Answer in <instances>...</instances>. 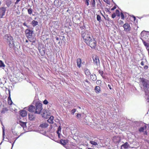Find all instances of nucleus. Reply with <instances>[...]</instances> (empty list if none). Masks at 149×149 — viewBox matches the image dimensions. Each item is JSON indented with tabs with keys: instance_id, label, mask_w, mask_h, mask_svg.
<instances>
[{
	"instance_id": "nucleus-1",
	"label": "nucleus",
	"mask_w": 149,
	"mask_h": 149,
	"mask_svg": "<svg viewBox=\"0 0 149 149\" xmlns=\"http://www.w3.org/2000/svg\"><path fill=\"white\" fill-rule=\"evenodd\" d=\"M81 36L86 44L91 48L95 47L96 42L95 39L88 34V33L83 31L81 32Z\"/></svg>"
},
{
	"instance_id": "nucleus-2",
	"label": "nucleus",
	"mask_w": 149,
	"mask_h": 149,
	"mask_svg": "<svg viewBox=\"0 0 149 149\" xmlns=\"http://www.w3.org/2000/svg\"><path fill=\"white\" fill-rule=\"evenodd\" d=\"M4 38L7 40V42L10 48H13L14 47V41L13 37L11 36L6 34L4 36Z\"/></svg>"
},
{
	"instance_id": "nucleus-3",
	"label": "nucleus",
	"mask_w": 149,
	"mask_h": 149,
	"mask_svg": "<svg viewBox=\"0 0 149 149\" xmlns=\"http://www.w3.org/2000/svg\"><path fill=\"white\" fill-rule=\"evenodd\" d=\"M48 110H45L43 112H42L41 115L42 117L44 118H47L48 117L49 118V119L47 120V122L50 124L53 123H54L53 120L54 119V117L53 116H50L49 117V116L48 115V113H47Z\"/></svg>"
},
{
	"instance_id": "nucleus-4",
	"label": "nucleus",
	"mask_w": 149,
	"mask_h": 149,
	"mask_svg": "<svg viewBox=\"0 0 149 149\" xmlns=\"http://www.w3.org/2000/svg\"><path fill=\"white\" fill-rule=\"evenodd\" d=\"M140 80L144 89H149V80L144 78H140Z\"/></svg>"
},
{
	"instance_id": "nucleus-5",
	"label": "nucleus",
	"mask_w": 149,
	"mask_h": 149,
	"mask_svg": "<svg viewBox=\"0 0 149 149\" xmlns=\"http://www.w3.org/2000/svg\"><path fill=\"white\" fill-rule=\"evenodd\" d=\"M35 113L40 114L42 109V104L41 103L37 102L36 104Z\"/></svg>"
},
{
	"instance_id": "nucleus-6",
	"label": "nucleus",
	"mask_w": 149,
	"mask_h": 149,
	"mask_svg": "<svg viewBox=\"0 0 149 149\" xmlns=\"http://www.w3.org/2000/svg\"><path fill=\"white\" fill-rule=\"evenodd\" d=\"M25 32L26 35L28 38L30 39L31 38L33 32V30L27 29L25 30Z\"/></svg>"
},
{
	"instance_id": "nucleus-7",
	"label": "nucleus",
	"mask_w": 149,
	"mask_h": 149,
	"mask_svg": "<svg viewBox=\"0 0 149 149\" xmlns=\"http://www.w3.org/2000/svg\"><path fill=\"white\" fill-rule=\"evenodd\" d=\"M93 63L95 65L98 66L100 65V61L99 57L97 56L93 57Z\"/></svg>"
},
{
	"instance_id": "nucleus-8",
	"label": "nucleus",
	"mask_w": 149,
	"mask_h": 149,
	"mask_svg": "<svg viewBox=\"0 0 149 149\" xmlns=\"http://www.w3.org/2000/svg\"><path fill=\"white\" fill-rule=\"evenodd\" d=\"M124 28V30L127 32L130 33L131 30V27L130 24L127 23L125 24L123 26Z\"/></svg>"
},
{
	"instance_id": "nucleus-9",
	"label": "nucleus",
	"mask_w": 149,
	"mask_h": 149,
	"mask_svg": "<svg viewBox=\"0 0 149 149\" xmlns=\"http://www.w3.org/2000/svg\"><path fill=\"white\" fill-rule=\"evenodd\" d=\"M6 11V8L4 7L0 8V18H2L4 15Z\"/></svg>"
},
{
	"instance_id": "nucleus-10",
	"label": "nucleus",
	"mask_w": 149,
	"mask_h": 149,
	"mask_svg": "<svg viewBox=\"0 0 149 149\" xmlns=\"http://www.w3.org/2000/svg\"><path fill=\"white\" fill-rule=\"evenodd\" d=\"M49 124L47 122H45L42 123L39 126V129H40V128H47Z\"/></svg>"
},
{
	"instance_id": "nucleus-11",
	"label": "nucleus",
	"mask_w": 149,
	"mask_h": 149,
	"mask_svg": "<svg viewBox=\"0 0 149 149\" xmlns=\"http://www.w3.org/2000/svg\"><path fill=\"white\" fill-rule=\"evenodd\" d=\"M28 110L31 112H33L36 111V108L34 106L31 105L29 107Z\"/></svg>"
},
{
	"instance_id": "nucleus-12",
	"label": "nucleus",
	"mask_w": 149,
	"mask_h": 149,
	"mask_svg": "<svg viewBox=\"0 0 149 149\" xmlns=\"http://www.w3.org/2000/svg\"><path fill=\"white\" fill-rule=\"evenodd\" d=\"M18 123L23 127V130H24L25 128H26V122H22L20 120H19Z\"/></svg>"
},
{
	"instance_id": "nucleus-13",
	"label": "nucleus",
	"mask_w": 149,
	"mask_h": 149,
	"mask_svg": "<svg viewBox=\"0 0 149 149\" xmlns=\"http://www.w3.org/2000/svg\"><path fill=\"white\" fill-rule=\"evenodd\" d=\"M9 92V95L8 98V104L9 105H11L13 103V102L11 100V97H10V90H8Z\"/></svg>"
},
{
	"instance_id": "nucleus-14",
	"label": "nucleus",
	"mask_w": 149,
	"mask_h": 149,
	"mask_svg": "<svg viewBox=\"0 0 149 149\" xmlns=\"http://www.w3.org/2000/svg\"><path fill=\"white\" fill-rule=\"evenodd\" d=\"M19 114L23 117H25L27 115V112L24 110H22L19 111Z\"/></svg>"
},
{
	"instance_id": "nucleus-15",
	"label": "nucleus",
	"mask_w": 149,
	"mask_h": 149,
	"mask_svg": "<svg viewBox=\"0 0 149 149\" xmlns=\"http://www.w3.org/2000/svg\"><path fill=\"white\" fill-rule=\"evenodd\" d=\"M77 66L80 68L81 66V60L80 58H78L77 60Z\"/></svg>"
},
{
	"instance_id": "nucleus-16",
	"label": "nucleus",
	"mask_w": 149,
	"mask_h": 149,
	"mask_svg": "<svg viewBox=\"0 0 149 149\" xmlns=\"http://www.w3.org/2000/svg\"><path fill=\"white\" fill-rule=\"evenodd\" d=\"M31 24L33 27H34L38 25V22L37 21L33 20L31 22Z\"/></svg>"
},
{
	"instance_id": "nucleus-17",
	"label": "nucleus",
	"mask_w": 149,
	"mask_h": 149,
	"mask_svg": "<svg viewBox=\"0 0 149 149\" xmlns=\"http://www.w3.org/2000/svg\"><path fill=\"white\" fill-rule=\"evenodd\" d=\"M129 146V145L128 143L126 142L121 146V148L122 149L123 148L124 149H126Z\"/></svg>"
},
{
	"instance_id": "nucleus-18",
	"label": "nucleus",
	"mask_w": 149,
	"mask_h": 149,
	"mask_svg": "<svg viewBox=\"0 0 149 149\" xmlns=\"http://www.w3.org/2000/svg\"><path fill=\"white\" fill-rule=\"evenodd\" d=\"M61 125L58 126V128L57 130V133L58 135V137H59L60 135V132L61 131Z\"/></svg>"
},
{
	"instance_id": "nucleus-19",
	"label": "nucleus",
	"mask_w": 149,
	"mask_h": 149,
	"mask_svg": "<svg viewBox=\"0 0 149 149\" xmlns=\"http://www.w3.org/2000/svg\"><path fill=\"white\" fill-rule=\"evenodd\" d=\"M29 22V20H27L23 23V25L24 26H26L28 29H29L30 28V25L28 24V23Z\"/></svg>"
},
{
	"instance_id": "nucleus-20",
	"label": "nucleus",
	"mask_w": 149,
	"mask_h": 149,
	"mask_svg": "<svg viewBox=\"0 0 149 149\" xmlns=\"http://www.w3.org/2000/svg\"><path fill=\"white\" fill-rule=\"evenodd\" d=\"M91 79L92 80L95 81L97 79V77L95 74H91L90 76Z\"/></svg>"
},
{
	"instance_id": "nucleus-21",
	"label": "nucleus",
	"mask_w": 149,
	"mask_h": 149,
	"mask_svg": "<svg viewBox=\"0 0 149 149\" xmlns=\"http://www.w3.org/2000/svg\"><path fill=\"white\" fill-rule=\"evenodd\" d=\"M29 118L31 120H34L35 118L33 115L31 113L29 114Z\"/></svg>"
},
{
	"instance_id": "nucleus-22",
	"label": "nucleus",
	"mask_w": 149,
	"mask_h": 149,
	"mask_svg": "<svg viewBox=\"0 0 149 149\" xmlns=\"http://www.w3.org/2000/svg\"><path fill=\"white\" fill-rule=\"evenodd\" d=\"M84 72L85 74L87 76H89L91 74L90 72V71L89 70L87 69L86 68L84 70Z\"/></svg>"
},
{
	"instance_id": "nucleus-23",
	"label": "nucleus",
	"mask_w": 149,
	"mask_h": 149,
	"mask_svg": "<svg viewBox=\"0 0 149 149\" xmlns=\"http://www.w3.org/2000/svg\"><path fill=\"white\" fill-rule=\"evenodd\" d=\"M147 128V126L145 125L144 126L140 127L139 129V132H143L145 130H146Z\"/></svg>"
},
{
	"instance_id": "nucleus-24",
	"label": "nucleus",
	"mask_w": 149,
	"mask_h": 149,
	"mask_svg": "<svg viewBox=\"0 0 149 149\" xmlns=\"http://www.w3.org/2000/svg\"><path fill=\"white\" fill-rule=\"evenodd\" d=\"M100 87L98 86H96L95 88V92L97 93H100Z\"/></svg>"
},
{
	"instance_id": "nucleus-25",
	"label": "nucleus",
	"mask_w": 149,
	"mask_h": 149,
	"mask_svg": "<svg viewBox=\"0 0 149 149\" xmlns=\"http://www.w3.org/2000/svg\"><path fill=\"white\" fill-rule=\"evenodd\" d=\"M67 142V141L61 139L60 141V143L63 146L66 144Z\"/></svg>"
},
{
	"instance_id": "nucleus-26",
	"label": "nucleus",
	"mask_w": 149,
	"mask_h": 149,
	"mask_svg": "<svg viewBox=\"0 0 149 149\" xmlns=\"http://www.w3.org/2000/svg\"><path fill=\"white\" fill-rule=\"evenodd\" d=\"M142 42L144 45L146 47V48H149V44L148 43L146 42L143 40L142 39Z\"/></svg>"
},
{
	"instance_id": "nucleus-27",
	"label": "nucleus",
	"mask_w": 149,
	"mask_h": 149,
	"mask_svg": "<svg viewBox=\"0 0 149 149\" xmlns=\"http://www.w3.org/2000/svg\"><path fill=\"white\" fill-rule=\"evenodd\" d=\"M91 3L93 8L94 9L95 8V0H91Z\"/></svg>"
},
{
	"instance_id": "nucleus-28",
	"label": "nucleus",
	"mask_w": 149,
	"mask_h": 149,
	"mask_svg": "<svg viewBox=\"0 0 149 149\" xmlns=\"http://www.w3.org/2000/svg\"><path fill=\"white\" fill-rule=\"evenodd\" d=\"M145 93V97H147V96H149V89H144Z\"/></svg>"
},
{
	"instance_id": "nucleus-29",
	"label": "nucleus",
	"mask_w": 149,
	"mask_h": 149,
	"mask_svg": "<svg viewBox=\"0 0 149 149\" xmlns=\"http://www.w3.org/2000/svg\"><path fill=\"white\" fill-rule=\"evenodd\" d=\"M19 137V136H18V137H15V138H14L13 139L14 140V141L12 143V147H11V149H12V148L13 147V146H14V143H15L16 141Z\"/></svg>"
},
{
	"instance_id": "nucleus-30",
	"label": "nucleus",
	"mask_w": 149,
	"mask_h": 149,
	"mask_svg": "<svg viewBox=\"0 0 149 149\" xmlns=\"http://www.w3.org/2000/svg\"><path fill=\"white\" fill-rule=\"evenodd\" d=\"M8 111V109L7 108H4L2 109L1 111V113L4 114L6 113V112Z\"/></svg>"
},
{
	"instance_id": "nucleus-31",
	"label": "nucleus",
	"mask_w": 149,
	"mask_h": 149,
	"mask_svg": "<svg viewBox=\"0 0 149 149\" xmlns=\"http://www.w3.org/2000/svg\"><path fill=\"white\" fill-rule=\"evenodd\" d=\"M5 66V65L3 62L1 60H0V67L3 68Z\"/></svg>"
},
{
	"instance_id": "nucleus-32",
	"label": "nucleus",
	"mask_w": 149,
	"mask_h": 149,
	"mask_svg": "<svg viewBox=\"0 0 149 149\" xmlns=\"http://www.w3.org/2000/svg\"><path fill=\"white\" fill-rule=\"evenodd\" d=\"M96 18L97 21L99 22H101V17L99 15L97 14Z\"/></svg>"
},
{
	"instance_id": "nucleus-33",
	"label": "nucleus",
	"mask_w": 149,
	"mask_h": 149,
	"mask_svg": "<svg viewBox=\"0 0 149 149\" xmlns=\"http://www.w3.org/2000/svg\"><path fill=\"white\" fill-rule=\"evenodd\" d=\"M39 52L41 54L42 56H43L45 53V50H42V51H41V49H39Z\"/></svg>"
},
{
	"instance_id": "nucleus-34",
	"label": "nucleus",
	"mask_w": 149,
	"mask_h": 149,
	"mask_svg": "<svg viewBox=\"0 0 149 149\" xmlns=\"http://www.w3.org/2000/svg\"><path fill=\"white\" fill-rule=\"evenodd\" d=\"M76 117L77 119L80 120L81 119V113H76Z\"/></svg>"
},
{
	"instance_id": "nucleus-35",
	"label": "nucleus",
	"mask_w": 149,
	"mask_h": 149,
	"mask_svg": "<svg viewBox=\"0 0 149 149\" xmlns=\"http://www.w3.org/2000/svg\"><path fill=\"white\" fill-rule=\"evenodd\" d=\"M90 143L91 144L95 146L98 145L97 143L96 142L94 141H91L90 142Z\"/></svg>"
},
{
	"instance_id": "nucleus-36",
	"label": "nucleus",
	"mask_w": 149,
	"mask_h": 149,
	"mask_svg": "<svg viewBox=\"0 0 149 149\" xmlns=\"http://www.w3.org/2000/svg\"><path fill=\"white\" fill-rule=\"evenodd\" d=\"M28 12L29 14H31L32 13L33 11L32 10L31 8H29L28 10Z\"/></svg>"
},
{
	"instance_id": "nucleus-37",
	"label": "nucleus",
	"mask_w": 149,
	"mask_h": 149,
	"mask_svg": "<svg viewBox=\"0 0 149 149\" xmlns=\"http://www.w3.org/2000/svg\"><path fill=\"white\" fill-rule=\"evenodd\" d=\"M76 109H72L71 111V114L72 115H74V113L76 111Z\"/></svg>"
},
{
	"instance_id": "nucleus-38",
	"label": "nucleus",
	"mask_w": 149,
	"mask_h": 149,
	"mask_svg": "<svg viewBox=\"0 0 149 149\" xmlns=\"http://www.w3.org/2000/svg\"><path fill=\"white\" fill-rule=\"evenodd\" d=\"M116 13L118 16L119 17L120 16V11L116 9Z\"/></svg>"
},
{
	"instance_id": "nucleus-39",
	"label": "nucleus",
	"mask_w": 149,
	"mask_h": 149,
	"mask_svg": "<svg viewBox=\"0 0 149 149\" xmlns=\"http://www.w3.org/2000/svg\"><path fill=\"white\" fill-rule=\"evenodd\" d=\"M5 130L3 127V140L5 138Z\"/></svg>"
},
{
	"instance_id": "nucleus-40",
	"label": "nucleus",
	"mask_w": 149,
	"mask_h": 149,
	"mask_svg": "<svg viewBox=\"0 0 149 149\" xmlns=\"http://www.w3.org/2000/svg\"><path fill=\"white\" fill-rule=\"evenodd\" d=\"M120 15L121 16V19H124L125 18V17L123 13L122 12H121Z\"/></svg>"
},
{
	"instance_id": "nucleus-41",
	"label": "nucleus",
	"mask_w": 149,
	"mask_h": 149,
	"mask_svg": "<svg viewBox=\"0 0 149 149\" xmlns=\"http://www.w3.org/2000/svg\"><path fill=\"white\" fill-rule=\"evenodd\" d=\"M84 1L87 6L89 5V0H84Z\"/></svg>"
},
{
	"instance_id": "nucleus-42",
	"label": "nucleus",
	"mask_w": 149,
	"mask_h": 149,
	"mask_svg": "<svg viewBox=\"0 0 149 149\" xmlns=\"http://www.w3.org/2000/svg\"><path fill=\"white\" fill-rule=\"evenodd\" d=\"M49 103V102L48 101L46 100L45 99L43 101V103L45 105Z\"/></svg>"
},
{
	"instance_id": "nucleus-43",
	"label": "nucleus",
	"mask_w": 149,
	"mask_h": 149,
	"mask_svg": "<svg viewBox=\"0 0 149 149\" xmlns=\"http://www.w3.org/2000/svg\"><path fill=\"white\" fill-rule=\"evenodd\" d=\"M99 73L102 76L103 74V72L102 70H99Z\"/></svg>"
},
{
	"instance_id": "nucleus-44",
	"label": "nucleus",
	"mask_w": 149,
	"mask_h": 149,
	"mask_svg": "<svg viewBox=\"0 0 149 149\" xmlns=\"http://www.w3.org/2000/svg\"><path fill=\"white\" fill-rule=\"evenodd\" d=\"M116 15L115 13H113L111 15V17L112 18H114L116 17Z\"/></svg>"
},
{
	"instance_id": "nucleus-45",
	"label": "nucleus",
	"mask_w": 149,
	"mask_h": 149,
	"mask_svg": "<svg viewBox=\"0 0 149 149\" xmlns=\"http://www.w3.org/2000/svg\"><path fill=\"white\" fill-rule=\"evenodd\" d=\"M79 72H74V74L76 75V76H79Z\"/></svg>"
},
{
	"instance_id": "nucleus-46",
	"label": "nucleus",
	"mask_w": 149,
	"mask_h": 149,
	"mask_svg": "<svg viewBox=\"0 0 149 149\" xmlns=\"http://www.w3.org/2000/svg\"><path fill=\"white\" fill-rule=\"evenodd\" d=\"M101 81L100 80H98L96 81V83L97 84H100L101 83Z\"/></svg>"
},
{
	"instance_id": "nucleus-47",
	"label": "nucleus",
	"mask_w": 149,
	"mask_h": 149,
	"mask_svg": "<svg viewBox=\"0 0 149 149\" xmlns=\"http://www.w3.org/2000/svg\"><path fill=\"white\" fill-rule=\"evenodd\" d=\"M148 68V65H145L144 66V68L145 70H147Z\"/></svg>"
},
{
	"instance_id": "nucleus-48",
	"label": "nucleus",
	"mask_w": 149,
	"mask_h": 149,
	"mask_svg": "<svg viewBox=\"0 0 149 149\" xmlns=\"http://www.w3.org/2000/svg\"><path fill=\"white\" fill-rule=\"evenodd\" d=\"M116 8V6H115L112 8H111V10H113Z\"/></svg>"
},
{
	"instance_id": "nucleus-49",
	"label": "nucleus",
	"mask_w": 149,
	"mask_h": 149,
	"mask_svg": "<svg viewBox=\"0 0 149 149\" xmlns=\"http://www.w3.org/2000/svg\"><path fill=\"white\" fill-rule=\"evenodd\" d=\"M145 98L147 99V102H149V96H147V97H145Z\"/></svg>"
},
{
	"instance_id": "nucleus-50",
	"label": "nucleus",
	"mask_w": 149,
	"mask_h": 149,
	"mask_svg": "<svg viewBox=\"0 0 149 149\" xmlns=\"http://www.w3.org/2000/svg\"><path fill=\"white\" fill-rule=\"evenodd\" d=\"M12 133L14 135H17V133L15 131H12Z\"/></svg>"
},
{
	"instance_id": "nucleus-51",
	"label": "nucleus",
	"mask_w": 149,
	"mask_h": 149,
	"mask_svg": "<svg viewBox=\"0 0 149 149\" xmlns=\"http://www.w3.org/2000/svg\"><path fill=\"white\" fill-rule=\"evenodd\" d=\"M106 18H107V19H105V20H107L109 21L110 19L109 17H108V15H107V17H106Z\"/></svg>"
},
{
	"instance_id": "nucleus-52",
	"label": "nucleus",
	"mask_w": 149,
	"mask_h": 149,
	"mask_svg": "<svg viewBox=\"0 0 149 149\" xmlns=\"http://www.w3.org/2000/svg\"><path fill=\"white\" fill-rule=\"evenodd\" d=\"M108 86L109 87V88L110 90H111L112 89V88L110 85L108 84Z\"/></svg>"
},
{
	"instance_id": "nucleus-53",
	"label": "nucleus",
	"mask_w": 149,
	"mask_h": 149,
	"mask_svg": "<svg viewBox=\"0 0 149 149\" xmlns=\"http://www.w3.org/2000/svg\"><path fill=\"white\" fill-rule=\"evenodd\" d=\"M85 81L88 83V84H90V82H89L87 79H86V80H85Z\"/></svg>"
},
{
	"instance_id": "nucleus-54",
	"label": "nucleus",
	"mask_w": 149,
	"mask_h": 149,
	"mask_svg": "<svg viewBox=\"0 0 149 149\" xmlns=\"http://www.w3.org/2000/svg\"><path fill=\"white\" fill-rule=\"evenodd\" d=\"M21 0H16V1L15 2V4H17V3H18Z\"/></svg>"
},
{
	"instance_id": "nucleus-55",
	"label": "nucleus",
	"mask_w": 149,
	"mask_h": 149,
	"mask_svg": "<svg viewBox=\"0 0 149 149\" xmlns=\"http://www.w3.org/2000/svg\"><path fill=\"white\" fill-rule=\"evenodd\" d=\"M141 65L143 66L144 65V63H143V61H142L141 63Z\"/></svg>"
},
{
	"instance_id": "nucleus-56",
	"label": "nucleus",
	"mask_w": 149,
	"mask_h": 149,
	"mask_svg": "<svg viewBox=\"0 0 149 149\" xmlns=\"http://www.w3.org/2000/svg\"><path fill=\"white\" fill-rule=\"evenodd\" d=\"M101 14L103 16V17L105 19H107V18H106V17H105L104 16L102 13L101 12Z\"/></svg>"
},
{
	"instance_id": "nucleus-57",
	"label": "nucleus",
	"mask_w": 149,
	"mask_h": 149,
	"mask_svg": "<svg viewBox=\"0 0 149 149\" xmlns=\"http://www.w3.org/2000/svg\"><path fill=\"white\" fill-rule=\"evenodd\" d=\"M58 1H55L54 2V5H56V3H58Z\"/></svg>"
},
{
	"instance_id": "nucleus-58",
	"label": "nucleus",
	"mask_w": 149,
	"mask_h": 149,
	"mask_svg": "<svg viewBox=\"0 0 149 149\" xmlns=\"http://www.w3.org/2000/svg\"><path fill=\"white\" fill-rule=\"evenodd\" d=\"M6 4L9 7V6L10 5V3H7Z\"/></svg>"
},
{
	"instance_id": "nucleus-59",
	"label": "nucleus",
	"mask_w": 149,
	"mask_h": 149,
	"mask_svg": "<svg viewBox=\"0 0 149 149\" xmlns=\"http://www.w3.org/2000/svg\"><path fill=\"white\" fill-rule=\"evenodd\" d=\"M133 17L134 19V20L135 21L136 19L134 15H133Z\"/></svg>"
},
{
	"instance_id": "nucleus-60",
	"label": "nucleus",
	"mask_w": 149,
	"mask_h": 149,
	"mask_svg": "<svg viewBox=\"0 0 149 149\" xmlns=\"http://www.w3.org/2000/svg\"><path fill=\"white\" fill-rule=\"evenodd\" d=\"M35 39L34 38L33 39V41H32L33 42H35Z\"/></svg>"
},
{
	"instance_id": "nucleus-61",
	"label": "nucleus",
	"mask_w": 149,
	"mask_h": 149,
	"mask_svg": "<svg viewBox=\"0 0 149 149\" xmlns=\"http://www.w3.org/2000/svg\"><path fill=\"white\" fill-rule=\"evenodd\" d=\"M144 134L146 135H147V132L146 131H145Z\"/></svg>"
},
{
	"instance_id": "nucleus-62",
	"label": "nucleus",
	"mask_w": 149,
	"mask_h": 149,
	"mask_svg": "<svg viewBox=\"0 0 149 149\" xmlns=\"http://www.w3.org/2000/svg\"><path fill=\"white\" fill-rule=\"evenodd\" d=\"M56 40H59V38L58 37H56Z\"/></svg>"
},
{
	"instance_id": "nucleus-63",
	"label": "nucleus",
	"mask_w": 149,
	"mask_h": 149,
	"mask_svg": "<svg viewBox=\"0 0 149 149\" xmlns=\"http://www.w3.org/2000/svg\"><path fill=\"white\" fill-rule=\"evenodd\" d=\"M147 50L148 51V55H149V48L147 49Z\"/></svg>"
},
{
	"instance_id": "nucleus-64",
	"label": "nucleus",
	"mask_w": 149,
	"mask_h": 149,
	"mask_svg": "<svg viewBox=\"0 0 149 149\" xmlns=\"http://www.w3.org/2000/svg\"><path fill=\"white\" fill-rule=\"evenodd\" d=\"M24 133H22L20 134V135L19 136V137L20 136H21L23 134H24Z\"/></svg>"
}]
</instances>
